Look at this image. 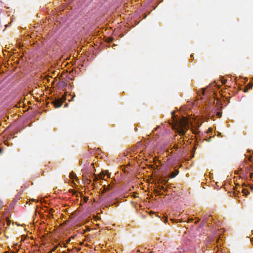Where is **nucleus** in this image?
I'll return each mask as SVG.
<instances>
[{"mask_svg": "<svg viewBox=\"0 0 253 253\" xmlns=\"http://www.w3.org/2000/svg\"><path fill=\"white\" fill-rule=\"evenodd\" d=\"M189 121L183 117L177 123V132L180 135H184L189 129Z\"/></svg>", "mask_w": 253, "mask_h": 253, "instance_id": "f257e3e1", "label": "nucleus"}, {"mask_svg": "<svg viewBox=\"0 0 253 253\" xmlns=\"http://www.w3.org/2000/svg\"><path fill=\"white\" fill-rule=\"evenodd\" d=\"M65 99L62 100L61 99H56L52 101V103L56 108L60 107L64 101Z\"/></svg>", "mask_w": 253, "mask_h": 253, "instance_id": "f03ea898", "label": "nucleus"}, {"mask_svg": "<svg viewBox=\"0 0 253 253\" xmlns=\"http://www.w3.org/2000/svg\"><path fill=\"white\" fill-rule=\"evenodd\" d=\"M103 187H104V189L102 192L103 193H104L106 191L110 190L113 188L112 186H111L110 185H108L107 186H106L105 185H104L103 186Z\"/></svg>", "mask_w": 253, "mask_h": 253, "instance_id": "7ed1b4c3", "label": "nucleus"}, {"mask_svg": "<svg viewBox=\"0 0 253 253\" xmlns=\"http://www.w3.org/2000/svg\"><path fill=\"white\" fill-rule=\"evenodd\" d=\"M178 172L179 171L177 170H175V171L172 172L169 176L170 178H174V177L176 176V175L178 174Z\"/></svg>", "mask_w": 253, "mask_h": 253, "instance_id": "20e7f679", "label": "nucleus"}, {"mask_svg": "<svg viewBox=\"0 0 253 253\" xmlns=\"http://www.w3.org/2000/svg\"><path fill=\"white\" fill-rule=\"evenodd\" d=\"M248 86H249V87H247H247H246V88L244 89V91L245 92H247V91H248V89H249V88H251V87H252V85H251L248 84Z\"/></svg>", "mask_w": 253, "mask_h": 253, "instance_id": "39448f33", "label": "nucleus"}, {"mask_svg": "<svg viewBox=\"0 0 253 253\" xmlns=\"http://www.w3.org/2000/svg\"><path fill=\"white\" fill-rule=\"evenodd\" d=\"M99 176L100 178L103 179L104 177L105 176V174L103 173H100Z\"/></svg>", "mask_w": 253, "mask_h": 253, "instance_id": "423d86ee", "label": "nucleus"}, {"mask_svg": "<svg viewBox=\"0 0 253 253\" xmlns=\"http://www.w3.org/2000/svg\"><path fill=\"white\" fill-rule=\"evenodd\" d=\"M158 188L160 190H165V188L163 186L159 185Z\"/></svg>", "mask_w": 253, "mask_h": 253, "instance_id": "0eeeda50", "label": "nucleus"}, {"mask_svg": "<svg viewBox=\"0 0 253 253\" xmlns=\"http://www.w3.org/2000/svg\"><path fill=\"white\" fill-rule=\"evenodd\" d=\"M242 192H243L244 194L247 195V192H248V190H247V189H242Z\"/></svg>", "mask_w": 253, "mask_h": 253, "instance_id": "6e6552de", "label": "nucleus"}, {"mask_svg": "<svg viewBox=\"0 0 253 253\" xmlns=\"http://www.w3.org/2000/svg\"><path fill=\"white\" fill-rule=\"evenodd\" d=\"M222 115V113L220 112H217L216 113V115L218 116V117H221Z\"/></svg>", "mask_w": 253, "mask_h": 253, "instance_id": "1a4fd4ad", "label": "nucleus"}, {"mask_svg": "<svg viewBox=\"0 0 253 253\" xmlns=\"http://www.w3.org/2000/svg\"><path fill=\"white\" fill-rule=\"evenodd\" d=\"M155 193H157L158 195H161L162 194L158 190H156L155 191Z\"/></svg>", "mask_w": 253, "mask_h": 253, "instance_id": "9d476101", "label": "nucleus"}, {"mask_svg": "<svg viewBox=\"0 0 253 253\" xmlns=\"http://www.w3.org/2000/svg\"><path fill=\"white\" fill-rule=\"evenodd\" d=\"M113 39L112 38H109L108 39V42H111L113 41Z\"/></svg>", "mask_w": 253, "mask_h": 253, "instance_id": "9b49d317", "label": "nucleus"}, {"mask_svg": "<svg viewBox=\"0 0 253 253\" xmlns=\"http://www.w3.org/2000/svg\"><path fill=\"white\" fill-rule=\"evenodd\" d=\"M7 223V225H9L10 224V221L9 220H5V221Z\"/></svg>", "mask_w": 253, "mask_h": 253, "instance_id": "f8f14e48", "label": "nucleus"}, {"mask_svg": "<svg viewBox=\"0 0 253 253\" xmlns=\"http://www.w3.org/2000/svg\"><path fill=\"white\" fill-rule=\"evenodd\" d=\"M142 145V143L141 142H139L137 143V146L138 147Z\"/></svg>", "mask_w": 253, "mask_h": 253, "instance_id": "ddd939ff", "label": "nucleus"}, {"mask_svg": "<svg viewBox=\"0 0 253 253\" xmlns=\"http://www.w3.org/2000/svg\"><path fill=\"white\" fill-rule=\"evenodd\" d=\"M75 174L74 173H70V178L73 179L74 176Z\"/></svg>", "mask_w": 253, "mask_h": 253, "instance_id": "4468645a", "label": "nucleus"}, {"mask_svg": "<svg viewBox=\"0 0 253 253\" xmlns=\"http://www.w3.org/2000/svg\"><path fill=\"white\" fill-rule=\"evenodd\" d=\"M173 148H174V149H178V145L177 144H175L174 145Z\"/></svg>", "mask_w": 253, "mask_h": 253, "instance_id": "2eb2a0df", "label": "nucleus"}, {"mask_svg": "<svg viewBox=\"0 0 253 253\" xmlns=\"http://www.w3.org/2000/svg\"><path fill=\"white\" fill-rule=\"evenodd\" d=\"M88 199V197H85L84 198V202H87V201Z\"/></svg>", "mask_w": 253, "mask_h": 253, "instance_id": "dca6fc26", "label": "nucleus"}, {"mask_svg": "<svg viewBox=\"0 0 253 253\" xmlns=\"http://www.w3.org/2000/svg\"><path fill=\"white\" fill-rule=\"evenodd\" d=\"M97 180H98V177L95 175H94V181H97Z\"/></svg>", "mask_w": 253, "mask_h": 253, "instance_id": "f3484780", "label": "nucleus"}, {"mask_svg": "<svg viewBox=\"0 0 253 253\" xmlns=\"http://www.w3.org/2000/svg\"><path fill=\"white\" fill-rule=\"evenodd\" d=\"M57 247H58V246H56L54 248H53V249L52 250L51 252H53V251H55Z\"/></svg>", "mask_w": 253, "mask_h": 253, "instance_id": "a211bd4d", "label": "nucleus"}, {"mask_svg": "<svg viewBox=\"0 0 253 253\" xmlns=\"http://www.w3.org/2000/svg\"><path fill=\"white\" fill-rule=\"evenodd\" d=\"M86 180L88 181V184H89L91 182V180L90 179H88L87 178Z\"/></svg>", "mask_w": 253, "mask_h": 253, "instance_id": "6ab92c4d", "label": "nucleus"}, {"mask_svg": "<svg viewBox=\"0 0 253 253\" xmlns=\"http://www.w3.org/2000/svg\"><path fill=\"white\" fill-rule=\"evenodd\" d=\"M3 119H5V118L4 117H1V121H2ZM5 121V120H4Z\"/></svg>", "mask_w": 253, "mask_h": 253, "instance_id": "aec40b11", "label": "nucleus"}, {"mask_svg": "<svg viewBox=\"0 0 253 253\" xmlns=\"http://www.w3.org/2000/svg\"><path fill=\"white\" fill-rule=\"evenodd\" d=\"M2 53H3V55L5 56V53L4 51H3Z\"/></svg>", "mask_w": 253, "mask_h": 253, "instance_id": "412c9836", "label": "nucleus"}, {"mask_svg": "<svg viewBox=\"0 0 253 253\" xmlns=\"http://www.w3.org/2000/svg\"><path fill=\"white\" fill-rule=\"evenodd\" d=\"M253 175V173H250V177H252V176Z\"/></svg>", "mask_w": 253, "mask_h": 253, "instance_id": "4be33fe9", "label": "nucleus"}, {"mask_svg": "<svg viewBox=\"0 0 253 253\" xmlns=\"http://www.w3.org/2000/svg\"><path fill=\"white\" fill-rule=\"evenodd\" d=\"M193 133H196V131L193 130Z\"/></svg>", "mask_w": 253, "mask_h": 253, "instance_id": "5701e85b", "label": "nucleus"}, {"mask_svg": "<svg viewBox=\"0 0 253 253\" xmlns=\"http://www.w3.org/2000/svg\"><path fill=\"white\" fill-rule=\"evenodd\" d=\"M70 241V240L69 239L68 240L67 243H69Z\"/></svg>", "mask_w": 253, "mask_h": 253, "instance_id": "b1692460", "label": "nucleus"}, {"mask_svg": "<svg viewBox=\"0 0 253 253\" xmlns=\"http://www.w3.org/2000/svg\"><path fill=\"white\" fill-rule=\"evenodd\" d=\"M168 180H165V183L167 182H168Z\"/></svg>", "mask_w": 253, "mask_h": 253, "instance_id": "393cba45", "label": "nucleus"}, {"mask_svg": "<svg viewBox=\"0 0 253 253\" xmlns=\"http://www.w3.org/2000/svg\"><path fill=\"white\" fill-rule=\"evenodd\" d=\"M0 222H1V224H2V220H1V221H0Z\"/></svg>", "mask_w": 253, "mask_h": 253, "instance_id": "a878e982", "label": "nucleus"}, {"mask_svg": "<svg viewBox=\"0 0 253 253\" xmlns=\"http://www.w3.org/2000/svg\"><path fill=\"white\" fill-rule=\"evenodd\" d=\"M4 253H8L7 252H5Z\"/></svg>", "mask_w": 253, "mask_h": 253, "instance_id": "bb28decb", "label": "nucleus"}]
</instances>
